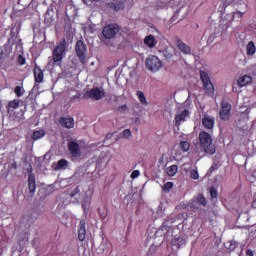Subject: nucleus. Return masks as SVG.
<instances>
[{
  "label": "nucleus",
  "mask_w": 256,
  "mask_h": 256,
  "mask_svg": "<svg viewBox=\"0 0 256 256\" xmlns=\"http://www.w3.org/2000/svg\"><path fill=\"white\" fill-rule=\"evenodd\" d=\"M145 256H153V254L151 253V251H148Z\"/></svg>",
  "instance_id": "50"
},
{
  "label": "nucleus",
  "mask_w": 256,
  "mask_h": 256,
  "mask_svg": "<svg viewBox=\"0 0 256 256\" xmlns=\"http://www.w3.org/2000/svg\"><path fill=\"white\" fill-rule=\"evenodd\" d=\"M59 123L61 127H64L65 129H73V127H75V119H73V117H62L59 119Z\"/></svg>",
  "instance_id": "13"
},
{
  "label": "nucleus",
  "mask_w": 256,
  "mask_h": 256,
  "mask_svg": "<svg viewBox=\"0 0 256 256\" xmlns=\"http://www.w3.org/2000/svg\"><path fill=\"white\" fill-rule=\"evenodd\" d=\"M247 55L252 56L256 53L255 42L250 41L246 46Z\"/></svg>",
  "instance_id": "23"
},
{
  "label": "nucleus",
  "mask_w": 256,
  "mask_h": 256,
  "mask_svg": "<svg viewBox=\"0 0 256 256\" xmlns=\"http://www.w3.org/2000/svg\"><path fill=\"white\" fill-rule=\"evenodd\" d=\"M87 235V229L85 228V220H81L78 228V239L83 241Z\"/></svg>",
  "instance_id": "17"
},
{
  "label": "nucleus",
  "mask_w": 256,
  "mask_h": 256,
  "mask_svg": "<svg viewBox=\"0 0 256 256\" xmlns=\"http://www.w3.org/2000/svg\"><path fill=\"white\" fill-rule=\"evenodd\" d=\"M76 55L82 65L87 63V45L83 40H78L75 45Z\"/></svg>",
  "instance_id": "5"
},
{
  "label": "nucleus",
  "mask_w": 256,
  "mask_h": 256,
  "mask_svg": "<svg viewBox=\"0 0 256 256\" xmlns=\"http://www.w3.org/2000/svg\"><path fill=\"white\" fill-rule=\"evenodd\" d=\"M122 137H124V139H129V137H131V130L130 129H125L122 132Z\"/></svg>",
  "instance_id": "42"
},
{
  "label": "nucleus",
  "mask_w": 256,
  "mask_h": 256,
  "mask_svg": "<svg viewBox=\"0 0 256 256\" xmlns=\"http://www.w3.org/2000/svg\"><path fill=\"white\" fill-rule=\"evenodd\" d=\"M34 79L36 83H43V79H44L43 70L37 64H35L34 66Z\"/></svg>",
  "instance_id": "16"
},
{
  "label": "nucleus",
  "mask_w": 256,
  "mask_h": 256,
  "mask_svg": "<svg viewBox=\"0 0 256 256\" xmlns=\"http://www.w3.org/2000/svg\"><path fill=\"white\" fill-rule=\"evenodd\" d=\"M178 167L177 165H171L168 167L167 169V174L170 176V177H175V175H177V171H178Z\"/></svg>",
  "instance_id": "29"
},
{
  "label": "nucleus",
  "mask_w": 256,
  "mask_h": 256,
  "mask_svg": "<svg viewBox=\"0 0 256 256\" xmlns=\"http://www.w3.org/2000/svg\"><path fill=\"white\" fill-rule=\"evenodd\" d=\"M245 15L244 12H241V11H236V12H233L232 14V21H238L239 23H241L242 19H243V16Z\"/></svg>",
  "instance_id": "27"
},
{
  "label": "nucleus",
  "mask_w": 256,
  "mask_h": 256,
  "mask_svg": "<svg viewBox=\"0 0 256 256\" xmlns=\"http://www.w3.org/2000/svg\"><path fill=\"white\" fill-rule=\"evenodd\" d=\"M246 255H248V256H254L253 250L247 249V250H246Z\"/></svg>",
  "instance_id": "47"
},
{
  "label": "nucleus",
  "mask_w": 256,
  "mask_h": 256,
  "mask_svg": "<svg viewBox=\"0 0 256 256\" xmlns=\"http://www.w3.org/2000/svg\"><path fill=\"white\" fill-rule=\"evenodd\" d=\"M79 193H81V190L79 189V186H78L74 190L71 191L70 197H76V195H79Z\"/></svg>",
  "instance_id": "43"
},
{
  "label": "nucleus",
  "mask_w": 256,
  "mask_h": 256,
  "mask_svg": "<svg viewBox=\"0 0 256 256\" xmlns=\"http://www.w3.org/2000/svg\"><path fill=\"white\" fill-rule=\"evenodd\" d=\"M223 1L224 3H222L218 8V11H220L221 15H225V9H227V6L233 3V1L235 0H223Z\"/></svg>",
  "instance_id": "25"
},
{
  "label": "nucleus",
  "mask_w": 256,
  "mask_h": 256,
  "mask_svg": "<svg viewBox=\"0 0 256 256\" xmlns=\"http://www.w3.org/2000/svg\"><path fill=\"white\" fill-rule=\"evenodd\" d=\"M121 31V27L118 24H108L102 30V35L104 39H115L117 37V33Z\"/></svg>",
  "instance_id": "6"
},
{
  "label": "nucleus",
  "mask_w": 256,
  "mask_h": 256,
  "mask_svg": "<svg viewBox=\"0 0 256 256\" xmlns=\"http://www.w3.org/2000/svg\"><path fill=\"white\" fill-rule=\"evenodd\" d=\"M250 83H253V78L249 75L241 76L237 80L238 87H245V85H249Z\"/></svg>",
  "instance_id": "18"
},
{
  "label": "nucleus",
  "mask_w": 256,
  "mask_h": 256,
  "mask_svg": "<svg viewBox=\"0 0 256 256\" xmlns=\"http://www.w3.org/2000/svg\"><path fill=\"white\" fill-rule=\"evenodd\" d=\"M58 169H67L69 167V161H67L65 158H62L58 161Z\"/></svg>",
  "instance_id": "30"
},
{
  "label": "nucleus",
  "mask_w": 256,
  "mask_h": 256,
  "mask_svg": "<svg viewBox=\"0 0 256 256\" xmlns=\"http://www.w3.org/2000/svg\"><path fill=\"white\" fill-rule=\"evenodd\" d=\"M14 93L17 97H23V93H25V90L21 86H16L14 89Z\"/></svg>",
  "instance_id": "36"
},
{
  "label": "nucleus",
  "mask_w": 256,
  "mask_h": 256,
  "mask_svg": "<svg viewBox=\"0 0 256 256\" xmlns=\"http://www.w3.org/2000/svg\"><path fill=\"white\" fill-rule=\"evenodd\" d=\"M102 97H105V91L100 90L99 87H94L84 94L85 99H94V101H99Z\"/></svg>",
  "instance_id": "8"
},
{
  "label": "nucleus",
  "mask_w": 256,
  "mask_h": 256,
  "mask_svg": "<svg viewBox=\"0 0 256 256\" xmlns=\"http://www.w3.org/2000/svg\"><path fill=\"white\" fill-rule=\"evenodd\" d=\"M179 147H180L181 151H183V153H187V151H189V149H191V143H189V141H181L179 143Z\"/></svg>",
  "instance_id": "26"
},
{
  "label": "nucleus",
  "mask_w": 256,
  "mask_h": 256,
  "mask_svg": "<svg viewBox=\"0 0 256 256\" xmlns=\"http://www.w3.org/2000/svg\"><path fill=\"white\" fill-rule=\"evenodd\" d=\"M198 203L199 205H202V207H207V199H205V196H203V194H198L196 200H192V202L190 203L191 209H195V205H197Z\"/></svg>",
  "instance_id": "14"
},
{
  "label": "nucleus",
  "mask_w": 256,
  "mask_h": 256,
  "mask_svg": "<svg viewBox=\"0 0 256 256\" xmlns=\"http://www.w3.org/2000/svg\"><path fill=\"white\" fill-rule=\"evenodd\" d=\"M231 109V103L225 101L220 103L219 117L221 121H229L231 119Z\"/></svg>",
  "instance_id": "7"
},
{
  "label": "nucleus",
  "mask_w": 256,
  "mask_h": 256,
  "mask_svg": "<svg viewBox=\"0 0 256 256\" xmlns=\"http://www.w3.org/2000/svg\"><path fill=\"white\" fill-rule=\"evenodd\" d=\"M198 141L200 148L203 149L204 153L207 155H215V153H217V148L215 147V144H213V138L208 132H200Z\"/></svg>",
  "instance_id": "1"
},
{
  "label": "nucleus",
  "mask_w": 256,
  "mask_h": 256,
  "mask_svg": "<svg viewBox=\"0 0 256 256\" xmlns=\"http://www.w3.org/2000/svg\"><path fill=\"white\" fill-rule=\"evenodd\" d=\"M144 43L147 45V47H150V49H153L157 45V42H155V36L148 35L144 39Z\"/></svg>",
  "instance_id": "22"
},
{
  "label": "nucleus",
  "mask_w": 256,
  "mask_h": 256,
  "mask_svg": "<svg viewBox=\"0 0 256 256\" xmlns=\"http://www.w3.org/2000/svg\"><path fill=\"white\" fill-rule=\"evenodd\" d=\"M7 109H19V100L14 99L8 103Z\"/></svg>",
  "instance_id": "31"
},
{
  "label": "nucleus",
  "mask_w": 256,
  "mask_h": 256,
  "mask_svg": "<svg viewBox=\"0 0 256 256\" xmlns=\"http://www.w3.org/2000/svg\"><path fill=\"white\" fill-rule=\"evenodd\" d=\"M67 55V41L62 39L52 51V59L55 63H61Z\"/></svg>",
  "instance_id": "2"
},
{
  "label": "nucleus",
  "mask_w": 256,
  "mask_h": 256,
  "mask_svg": "<svg viewBox=\"0 0 256 256\" xmlns=\"http://www.w3.org/2000/svg\"><path fill=\"white\" fill-rule=\"evenodd\" d=\"M145 65L146 69L151 71V73H157V71L163 68V62L155 55H150L146 58Z\"/></svg>",
  "instance_id": "3"
},
{
  "label": "nucleus",
  "mask_w": 256,
  "mask_h": 256,
  "mask_svg": "<svg viewBox=\"0 0 256 256\" xmlns=\"http://www.w3.org/2000/svg\"><path fill=\"white\" fill-rule=\"evenodd\" d=\"M98 215L102 221H105L107 219V211L101 210V208H98Z\"/></svg>",
  "instance_id": "38"
},
{
  "label": "nucleus",
  "mask_w": 256,
  "mask_h": 256,
  "mask_svg": "<svg viewBox=\"0 0 256 256\" xmlns=\"http://www.w3.org/2000/svg\"><path fill=\"white\" fill-rule=\"evenodd\" d=\"M219 193L217 192V189L215 187L210 188V196L212 199H217Z\"/></svg>",
  "instance_id": "39"
},
{
  "label": "nucleus",
  "mask_w": 256,
  "mask_h": 256,
  "mask_svg": "<svg viewBox=\"0 0 256 256\" xmlns=\"http://www.w3.org/2000/svg\"><path fill=\"white\" fill-rule=\"evenodd\" d=\"M91 199H93V192H90V195H86L82 201V209L84 211H89V207H91Z\"/></svg>",
  "instance_id": "21"
},
{
  "label": "nucleus",
  "mask_w": 256,
  "mask_h": 256,
  "mask_svg": "<svg viewBox=\"0 0 256 256\" xmlns=\"http://www.w3.org/2000/svg\"><path fill=\"white\" fill-rule=\"evenodd\" d=\"M252 207H256V200L252 202Z\"/></svg>",
  "instance_id": "51"
},
{
  "label": "nucleus",
  "mask_w": 256,
  "mask_h": 256,
  "mask_svg": "<svg viewBox=\"0 0 256 256\" xmlns=\"http://www.w3.org/2000/svg\"><path fill=\"white\" fill-rule=\"evenodd\" d=\"M139 175H141V172H139V170H134L131 173L130 177H131V179H137V177H139Z\"/></svg>",
  "instance_id": "44"
},
{
  "label": "nucleus",
  "mask_w": 256,
  "mask_h": 256,
  "mask_svg": "<svg viewBox=\"0 0 256 256\" xmlns=\"http://www.w3.org/2000/svg\"><path fill=\"white\" fill-rule=\"evenodd\" d=\"M42 137H45V130L40 129L33 132L32 139L33 141H37L39 139H42Z\"/></svg>",
  "instance_id": "24"
},
{
  "label": "nucleus",
  "mask_w": 256,
  "mask_h": 256,
  "mask_svg": "<svg viewBox=\"0 0 256 256\" xmlns=\"http://www.w3.org/2000/svg\"><path fill=\"white\" fill-rule=\"evenodd\" d=\"M136 95L142 105H148L147 98L145 97V93H143V91H137Z\"/></svg>",
  "instance_id": "28"
},
{
  "label": "nucleus",
  "mask_w": 256,
  "mask_h": 256,
  "mask_svg": "<svg viewBox=\"0 0 256 256\" xmlns=\"http://www.w3.org/2000/svg\"><path fill=\"white\" fill-rule=\"evenodd\" d=\"M237 247H239V243L235 240H232L230 242V246L228 248L229 253H232V251H235L237 249Z\"/></svg>",
  "instance_id": "35"
},
{
  "label": "nucleus",
  "mask_w": 256,
  "mask_h": 256,
  "mask_svg": "<svg viewBox=\"0 0 256 256\" xmlns=\"http://www.w3.org/2000/svg\"><path fill=\"white\" fill-rule=\"evenodd\" d=\"M190 177H191V179H194V180L199 179V172L195 169L191 170Z\"/></svg>",
  "instance_id": "40"
},
{
  "label": "nucleus",
  "mask_w": 256,
  "mask_h": 256,
  "mask_svg": "<svg viewBox=\"0 0 256 256\" xmlns=\"http://www.w3.org/2000/svg\"><path fill=\"white\" fill-rule=\"evenodd\" d=\"M79 97H81V94H80V93H78L77 95H75V96L73 97V99H79Z\"/></svg>",
  "instance_id": "49"
},
{
  "label": "nucleus",
  "mask_w": 256,
  "mask_h": 256,
  "mask_svg": "<svg viewBox=\"0 0 256 256\" xmlns=\"http://www.w3.org/2000/svg\"><path fill=\"white\" fill-rule=\"evenodd\" d=\"M163 57L166 59V61H171L173 59V52H170L169 50H163Z\"/></svg>",
  "instance_id": "34"
},
{
  "label": "nucleus",
  "mask_w": 256,
  "mask_h": 256,
  "mask_svg": "<svg viewBox=\"0 0 256 256\" xmlns=\"http://www.w3.org/2000/svg\"><path fill=\"white\" fill-rule=\"evenodd\" d=\"M15 39H17V33H15V31L12 29L10 32V38L8 39L6 45H9V43H11V41L13 43V41H15Z\"/></svg>",
  "instance_id": "37"
},
{
  "label": "nucleus",
  "mask_w": 256,
  "mask_h": 256,
  "mask_svg": "<svg viewBox=\"0 0 256 256\" xmlns=\"http://www.w3.org/2000/svg\"><path fill=\"white\" fill-rule=\"evenodd\" d=\"M189 116V110H184L179 114L175 115L174 123L176 127H181V123H185L187 121V117Z\"/></svg>",
  "instance_id": "12"
},
{
  "label": "nucleus",
  "mask_w": 256,
  "mask_h": 256,
  "mask_svg": "<svg viewBox=\"0 0 256 256\" xmlns=\"http://www.w3.org/2000/svg\"><path fill=\"white\" fill-rule=\"evenodd\" d=\"M171 189H173V182H166L162 187V191H164L165 193H169Z\"/></svg>",
  "instance_id": "33"
},
{
  "label": "nucleus",
  "mask_w": 256,
  "mask_h": 256,
  "mask_svg": "<svg viewBox=\"0 0 256 256\" xmlns=\"http://www.w3.org/2000/svg\"><path fill=\"white\" fill-rule=\"evenodd\" d=\"M112 5L114 7V11H123V9H125V4L122 2H116Z\"/></svg>",
  "instance_id": "32"
},
{
  "label": "nucleus",
  "mask_w": 256,
  "mask_h": 256,
  "mask_svg": "<svg viewBox=\"0 0 256 256\" xmlns=\"http://www.w3.org/2000/svg\"><path fill=\"white\" fill-rule=\"evenodd\" d=\"M217 169H219V164H217V162H214L209 168L208 173H213L214 171H217Z\"/></svg>",
  "instance_id": "41"
},
{
  "label": "nucleus",
  "mask_w": 256,
  "mask_h": 256,
  "mask_svg": "<svg viewBox=\"0 0 256 256\" xmlns=\"http://www.w3.org/2000/svg\"><path fill=\"white\" fill-rule=\"evenodd\" d=\"M93 1H95L97 3V1H99V0H93Z\"/></svg>",
  "instance_id": "52"
},
{
  "label": "nucleus",
  "mask_w": 256,
  "mask_h": 256,
  "mask_svg": "<svg viewBox=\"0 0 256 256\" xmlns=\"http://www.w3.org/2000/svg\"><path fill=\"white\" fill-rule=\"evenodd\" d=\"M18 63H19V65H25V63H27V60H25V57H23V55H19Z\"/></svg>",
  "instance_id": "45"
},
{
  "label": "nucleus",
  "mask_w": 256,
  "mask_h": 256,
  "mask_svg": "<svg viewBox=\"0 0 256 256\" xmlns=\"http://www.w3.org/2000/svg\"><path fill=\"white\" fill-rule=\"evenodd\" d=\"M200 79L203 83V89L206 95H213L215 93V86L209 77V74L205 71H200Z\"/></svg>",
  "instance_id": "4"
},
{
  "label": "nucleus",
  "mask_w": 256,
  "mask_h": 256,
  "mask_svg": "<svg viewBox=\"0 0 256 256\" xmlns=\"http://www.w3.org/2000/svg\"><path fill=\"white\" fill-rule=\"evenodd\" d=\"M185 243H186V241L183 239V236L176 235L172 239V245L174 247H177V249H181V247H183V245H185Z\"/></svg>",
  "instance_id": "20"
},
{
  "label": "nucleus",
  "mask_w": 256,
  "mask_h": 256,
  "mask_svg": "<svg viewBox=\"0 0 256 256\" xmlns=\"http://www.w3.org/2000/svg\"><path fill=\"white\" fill-rule=\"evenodd\" d=\"M127 109V104H124L118 108V111H125Z\"/></svg>",
  "instance_id": "46"
},
{
  "label": "nucleus",
  "mask_w": 256,
  "mask_h": 256,
  "mask_svg": "<svg viewBox=\"0 0 256 256\" xmlns=\"http://www.w3.org/2000/svg\"><path fill=\"white\" fill-rule=\"evenodd\" d=\"M202 125L205 127V129H213L215 127V118L210 116H205L202 119Z\"/></svg>",
  "instance_id": "19"
},
{
  "label": "nucleus",
  "mask_w": 256,
  "mask_h": 256,
  "mask_svg": "<svg viewBox=\"0 0 256 256\" xmlns=\"http://www.w3.org/2000/svg\"><path fill=\"white\" fill-rule=\"evenodd\" d=\"M11 169H17V162H13L12 164H11Z\"/></svg>",
  "instance_id": "48"
},
{
  "label": "nucleus",
  "mask_w": 256,
  "mask_h": 256,
  "mask_svg": "<svg viewBox=\"0 0 256 256\" xmlns=\"http://www.w3.org/2000/svg\"><path fill=\"white\" fill-rule=\"evenodd\" d=\"M28 173V189L29 193L33 194L37 190V182L35 179V174H33V168H30Z\"/></svg>",
  "instance_id": "11"
},
{
  "label": "nucleus",
  "mask_w": 256,
  "mask_h": 256,
  "mask_svg": "<svg viewBox=\"0 0 256 256\" xmlns=\"http://www.w3.org/2000/svg\"><path fill=\"white\" fill-rule=\"evenodd\" d=\"M11 54V48L9 47V44L4 45V51L1 50L0 52V66L5 63V60L9 59V55Z\"/></svg>",
  "instance_id": "15"
},
{
  "label": "nucleus",
  "mask_w": 256,
  "mask_h": 256,
  "mask_svg": "<svg viewBox=\"0 0 256 256\" xmlns=\"http://www.w3.org/2000/svg\"><path fill=\"white\" fill-rule=\"evenodd\" d=\"M68 151L73 159H79L82 155L81 146L75 141H70L68 143Z\"/></svg>",
  "instance_id": "9"
},
{
  "label": "nucleus",
  "mask_w": 256,
  "mask_h": 256,
  "mask_svg": "<svg viewBox=\"0 0 256 256\" xmlns=\"http://www.w3.org/2000/svg\"><path fill=\"white\" fill-rule=\"evenodd\" d=\"M175 43H176L177 49H179V51L183 53V55H191V46L183 42L181 38L175 37Z\"/></svg>",
  "instance_id": "10"
}]
</instances>
